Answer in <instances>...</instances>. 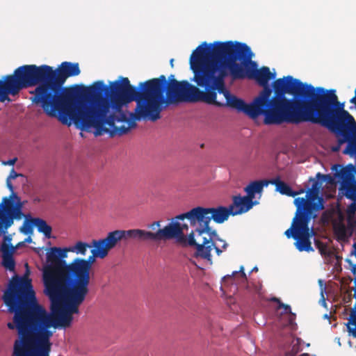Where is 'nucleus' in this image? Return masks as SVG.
Masks as SVG:
<instances>
[{"instance_id":"f257e3e1","label":"nucleus","mask_w":356,"mask_h":356,"mask_svg":"<svg viewBox=\"0 0 356 356\" xmlns=\"http://www.w3.org/2000/svg\"><path fill=\"white\" fill-rule=\"evenodd\" d=\"M248 48L245 43L233 41L214 42L208 44L203 42L192 53L190 57V67L193 72V81L197 86L204 88L200 90L188 81H179L171 74L168 79L165 75L159 78L154 85L156 92L149 93L150 103L154 106L152 111L154 122L161 118V113L168 105L178 102H202L218 106H225L224 101H217V92L227 95L225 78L230 76L232 79L244 77L241 65L236 63L239 59L245 63L250 59Z\"/></svg>"},{"instance_id":"f03ea898","label":"nucleus","mask_w":356,"mask_h":356,"mask_svg":"<svg viewBox=\"0 0 356 356\" xmlns=\"http://www.w3.org/2000/svg\"><path fill=\"white\" fill-rule=\"evenodd\" d=\"M157 80L141 82L138 88L131 85L127 77L111 81L106 86L103 81H97L89 87H83L82 95L86 104H81V117L76 127L86 131L93 128L95 136L109 134L111 136H122L136 126L141 120L154 122L149 97L156 92Z\"/></svg>"},{"instance_id":"7ed1b4c3","label":"nucleus","mask_w":356,"mask_h":356,"mask_svg":"<svg viewBox=\"0 0 356 356\" xmlns=\"http://www.w3.org/2000/svg\"><path fill=\"white\" fill-rule=\"evenodd\" d=\"M2 299L13 321L7 323L16 330L18 337L13 344V356H50L53 335L49 328H61L37 300L31 280L26 274L10 280Z\"/></svg>"},{"instance_id":"20e7f679","label":"nucleus","mask_w":356,"mask_h":356,"mask_svg":"<svg viewBox=\"0 0 356 356\" xmlns=\"http://www.w3.org/2000/svg\"><path fill=\"white\" fill-rule=\"evenodd\" d=\"M272 89L263 88L253 101L247 104L244 100L232 95H225V106L242 112L251 119L264 116L266 125L281 124L284 122L298 124L307 114L323 88H314L303 83L291 76L276 79Z\"/></svg>"},{"instance_id":"39448f33","label":"nucleus","mask_w":356,"mask_h":356,"mask_svg":"<svg viewBox=\"0 0 356 356\" xmlns=\"http://www.w3.org/2000/svg\"><path fill=\"white\" fill-rule=\"evenodd\" d=\"M141 234L133 229L110 232L106 238L92 241V255L87 259L75 258L68 264L66 273L56 282L54 289L44 292L51 302L50 315L60 327H70L73 314H79V306L89 291L90 273L95 258H105L119 241L122 239L136 241V238L142 236Z\"/></svg>"},{"instance_id":"423d86ee","label":"nucleus","mask_w":356,"mask_h":356,"mask_svg":"<svg viewBox=\"0 0 356 356\" xmlns=\"http://www.w3.org/2000/svg\"><path fill=\"white\" fill-rule=\"evenodd\" d=\"M39 86L35 89L33 102L39 104L49 117L55 118L48 65H24L15 69L13 74L0 79V102H10L9 95L15 96L24 88ZM54 94H52L53 95Z\"/></svg>"},{"instance_id":"0eeeda50","label":"nucleus","mask_w":356,"mask_h":356,"mask_svg":"<svg viewBox=\"0 0 356 356\" xmlns=\"http://www.w3.org/2000/svg\"><path fill=\"white\" fill-rule=\"evenodd\" d=\"M49 81L56 117L65 125L78 124L81 117L79 106L86 104V97L79 98L80 90L78 86L63 88L68 77L78 76L81 73L78 63L63 62L56 70L48 65Z\"/></svg>"},{"instance_id":"6e6552de","label":"nucleus","mask_w":356,"mask_h":356,"mask_svg":"<svg viewBox=\"0 0 356 356\" xmlns=\"http://www.w3.org/2000/svg\"><path fill=\"white\" fill-rule=\"evenodd\" d=\"M302 122L321 124L337 136H342V139H339V144L345 143L356 131L354 118L338 102L334 90L323 88L320 90Z\"/></svg>"},{"instance_id":"1a4fd4ad","label":"nucleus","mask_w":356,"mask_h":356,"mask_svg":"<svg viewBox=\"0 0 356 356\" xmlns=\"http://www.w3.org/2000/svg\"><path fill=\"white\" fill-rule=\"evenodd\" d=\"M209 208L196 207L189 211L179 214L175 219H187L192 226L199 225L195 232H191L187 238V244L195 246V256L207 260L212 264L211 251L215 249L219 256L228 246L227 243L220 238L216 231L209 226L211 222Z\"/></svg>"},{"instance_id":"9d476101","label":"nucleus","mask_w":356,"mask_h":356,"mask_svg":"<svg viewBox=\"0 0 356 356\" xmlns=\"http://www.w3.org/2000/svg\"><path fill=\"white\" fill-rule=\"evenodd\" d=\"M91 247L92 243L77 241L74 245L67 248H49L46 253V262L42 269L44 293L48 289L53 290L56 282L66 273L68 264L65 259L67 257L68 252L85 256L88 248Z\"/></svg>"},{"instance_id":"9b49d317","label":"nucleus","mask_w":356,"mask_h":356,"mask_svg":"<svg viewBox=\"0 0 356 356\" xmlns=\"http://www.w3.org/2000/svg\"><path fill=\"white\" fill-rule=\"evenodd\" d=\"M6 186L11 192L8 197H3L0 203V236L5 235L15 220H20L27 218L22 211L24 206L20 197L14 192V187L10 180L6 179Z\"/></svg>"},{"instance_id":"f8f14e48","label":"nucleus","mask_w":356,"mask_h":356,"mask_svg":"<svg viewBox=\"0 0 356 356\" xmlns=\"http://www.w3.org/2000/svg\"><path fill=\"white\" fill-rule=\"evenodd\" d=\"M147 227L152 231L134 229V231L142 232V236H140V238H136V242H159L173 238H184L183 230L188 229L186 224L181 225L178 222H171L163 228H161V222L154 221Z\"/></svg>"},{"instance_id":"ddd939ff","label":"nucleus","mask_w":356,"mask_h":356,"mask_svg":"<svg viewBox=\"0 0 356 356\" xmlns=\"http://www.w3.org/2000/svg\"><path fill=\"white\" fill-rule=\"evenodd\" d=\"M316 185V184H314L313 187L307 191L305 197L294 199L293 204L296 207L294 217L314 220L317 218L318 212L324 209L323 198L318 196Z\"/></svg>"},{"instance_id":"4468645a","label":"nucleus","mask_w":356,"mask_h":356,"mask_svg":"<svg viewBox=\"0 0 356 356\" xmlns=\"http://www.w3.org/2000/svg\"><path fill=\"white\" fill-rule=\"evenodd\" d=\"M312 220L293 217L290 228L286 229L284 235L296 240L295 245L300 251H313L310 237L313 230L309 224Z\"/></svg>"},{"instance_id":"2eb2a0df","label":"nucleus","mask_w":356,"mask_h":356,"mask_svg":"<svg viewBox=\"0 0 356 356\" xmlns=\"http://www.w3.org/2000/svg\"><path fill=\"white\" fill-rule=\"evenodd\" d=\"M245 44L248 48V54L250 56V59L245 63H243V61L240 60L239 59H237L235 61L237 65L242 66L244 70L245 76L244 77L237 78L235 79L234 80L243 79L248 76L250 79H255L258 82V83L263 87V88H269L268 82L270 79L275 78V74H272L270 71L269 67H262L259 70H251L250 68H249V64H251L253 66L256 67V63L252 61V52L251 51L250 47L248 46L246 44Z\"/></svg>"},{"instance_id":"dca6fc26","label":"nucleus","mask_w":356,"mask_h":356,"mask_svg":"<svg viewBox=\"0 0 356 356\" xmlns=\"http://www.w3.org/2000/svg\"><path fill=\"white\" fill-rule=\"evenodd\" d=\"M254 204L256 202H253L247 195H238L232 197V203L229 205V208L232 216H236L248 212Z\"/></svg>"},{"instance_id":"f3484780","label":"nucleus","mask_w":356,"mask_h":356,"mask_svg":"<svg viewBox=\"0 0 356 356\" xmlns=\"http://www.w3.org/2000/svg\"><path fill=\"white\" fill-rule=\"evenodd\" d=\"M332 170L334 171L335 177L341 180V182L349 181L355 179L356 168L352 164L345 167L336 164L333 165Z\"/></svg>"},{"instance_id":"a211bd4d","label":"nucleus","mask_w":356,"mask_h":356,"mask_svg":"<svg viewBox=\"0 0 356 356\" xmlns=\"http://www.w3.org/2000/svg\"><path fill=\"white\" fill-rule=\"evenodd\" d=\"M0 250L2 253V266L11 272L15 271V261L13 256L15 250L13 246L11 244L3 242Z\"/></svg>"},{"instance_id":"6ab92c4d","label":"nucleus","mask_w":356,"mask_h":356,"mask_svg":"<svg viewBox=\"0 0 356 356\" xmlns=\"http://www.w3.org/2000/svg\"><path fill=\"white\" fill-rule=\"evenodd\" d=\"M210 219L213 220L215 222L221 224L226 221L230 215L232 216V211L229 208L223 206H218L217 207L209 208Z\"/></svg>"},{"instance_id":"aec40b11","label":"nucleus","mask_w":356,"mask_h":356,"mask_svg":"<svg viewBox=\"0 0 356 356\" xmlns=\"http://www.w3.org/2000/svg\"><path fill=\"white\" fill-rule=\"evenodd\" d=\"M354 226H353L350 219H348L347 227L342 222H339L334 225V232L339 241H348V238L352 236Z\"/></svg>"},{"instance_id":"412c9836","label":"nucleus","mask_w":356,"mask_h":356,"mask_svg":"<svg viewBox=\"0 0 356 356\" xmlns=\"http://www.w3.org/2000/svg\"><path fill=\"white\" fill-rule=\"evenodd\" d=\"M339 191L347 199L351 201H356V179L341 182Z\"/></svg>"},{"instance_id":"4be33fe9","label":"nucleus","mask_w":356,"mask_h":356,"mask_svg":"<svg viewBox=\"0 0 356 356\" xmlns=\"http://www.w3.org/2000/svg\"><path fill=\"white\" fill-rule=\"evenodd\" d=\"M30 222L37 227L38 232L42 233L47 238L51 237V227L47 225L45 220L39 218H33L30 219Z\"/></svg>"},{"instance_id":"5701e85b","label":"nucleus","mask_w":356,"mask_h":356,"mask_svg":"<svg viewBox=\"0 0 356 356\" xmlns=\"http://www.w3.org/2000/svg\"><path fill=\"white\" fill-rule=\"evenodd\" d=\"M264 183L262 181H254L251 182L245 188L247 196L253 201L255 193H259L262 191Z\"/></svg>"},{"instance_id":"b1692460","label":"nucleus","mask_w":356,"mask_h":356,"mask_svg":"<svg viewBox=\"0 0 356 356\" xmlns=\"http://www.w3.org/2000/svg\"><path fill=\"white\" fill-rule=\"evenodd\" d=\"M271 183L276 186V190L282 195H286L289 197L293 195L291 188L285 182L281 181L279 178L273 179Z\"/></svg>"},{"instance_id":"393cba45","label":"nucleus","mask_w":356,"mask_h":356,"mask_svg":"<svg viewBox=\"0 0 356 356\" xmlns=\"http://www.w3.org/2000/svg\"><path fill=\"white\" fill-rule=\"evenodd\" d=\"M346 141L348 142V145L343 152L345 154L356 156V136L354 135V133Z\"/></svg>"},{"instance_id":"a878e982","label":"nucleus","mask_w":356,"mask_h":356,"mask_svg":"<svg viewBox=\"0 0 356 356\" xmlns=\"http://www.w3.org/2000/svg\"><path fill=\"white\" fill-rule=\"evenodd\" d=\"M316 245L322 255L327 257H332L334 255V251L330 248L325 243L318 242Z\"/></svg>"},{"instance_id":"bb28decb","label":"nucleus","mask_w":356,"mask_h":356,"mask_svg":"<svg viewBox=\"0 0 356 356\" xmlns=\"http://www.w3.org/2000/svg\"><path fill=\"white\" fill-rule=\"evenodd\" d=\"M34 225H32V222L30 220L28 222L26 220L23 225L20 227V231L24 234H29L33 232Z\"/></svg>"},{"instance_id":"cd10ccee","label":"nucleus","mask_w":356,"mask_h":356,"mask_svg":"<svg viewBox=\"0 0 356 356\" xmlns=\"http://www.w3.org/2000/svg\"><path fill=\"white\" fill-rule=\"evenodd\" d=\"M246 289L248 291H249L250 293H253L255 294H261V284H248L246 286Z\"/></svg>"},{"instance_id":"c85d7f7f","label":"nucleus","mask_w":356,"mask_h":356,"mask_svg":"<svg viewBox=\"0 0 356 356\" xmlns=\"http://www.w3.org/2000/svg\"><path fill=\"white\" fill-rule=\"evenodd\" d=\"M356 213V201H352L350 205L347 208V213L348 219H350Z\"/></svg>"},{"instance_id":"c756f323","label":"nucleus","mask_w":356,"mask_h":356,"mask_svg":"<svg viewBox=\"0 0 356 356\" xmlns=\"http://www.w3.org/2000/svg\"><path fill=\"white\" fill-rule=\"evenodd\" d=\"M240 273L241 277L242 278H243L245 280H247V275H246L245 273L244 272V267H243V266H241L240 267V269H239V270H238V271H234V272L232 273V275H226V276L223 277V278H222V279H223V280H225V279H226V278H227V277H231L232 276H234V275H236V274H237V273Z\"/></svg>"},{"instance_id":"7c9ffc66","label":"nucleus","mask_w":356,"mask_h":356,"mask_svg":"<svg viewBox=\"0 0 356 356\" xmlns=\"http://www.w3.org/2000/svg\"><path fill=\"white\" fill-rule=\"evenodd\" d=\"M23 177V175L22 174H20V173H17V172L15 171V170L13 168L10 172V174L7 178V179L8 180H11V179H16L17 177Z\"/></svg>"},{"instance_id":"2f4dec72","label":"nucleus","mask_w":356,"mask_h":356,"mask_svg":"<svg viewBox=\"0 0 356 356\" xmlns=\"http://www.w3.org/2000/svg\"><path fill=\"white\" fill-rule=\"evenodd\" d=\"M278 307L279 308H284L286 313H291V307L289 305H288L284 304L282 302H280V304L278 305Z\"/></svg>"},{"instance_id":"473e14b6","label":"nucleus","mask_w":356,"mask_h":356,"mask_svg":"<svg viewBox=\"0 0 356 356\" xmlns=\"http://www.w3.org/2000/svg\"><path fill=\"white\" fill-rule=\"evenodd\" d=\"M17 160V158L15 157L12 159H9L7 161L3 162L4 165H13Z\"/></svg>"},{"instance_id":"72a5a7b5","label":"nucleus","mask_w":356,"mask_h":356,"mask_svg":"<svg viewBox=\"0 0 356 356\" xmlns=\"http://www.w3.org/2000/svg\"><path fill=\"white\" fill-rule=\"evenodd\" d=\"M350 270L352 272V273L355 276V280L356 279V264H352L350 263Z\"/></svg>"},{"instance_id":"f704fd0d","label":"nucleus","mask_w":356,"mask_h":356,"mask_svg":"<svg viewBox=\"0 0 356 356\" xmlns=\"http://www.w3.org/2000/svg\"><path fill=\"white\" fill-rule=\"evenodd\" d=\"M304 192H305L304 189H300L299 191H296L292 190V193H293V194L291 197H296V196H297V195H298L300 194L303 193Z\"/></svg>"},{"instance_id":"c9c22d12","label":"nucleus","mask_w":356,"mask_h":356,"mask_svg":"<svg viewBox=\"0 0 356 356\" xmlns=\"http://www.w3.org/2000/svg\"><path fill=\"white\" fill-rule=\"evenodd\" d=\"M355 97H353L351 99H350V102L351 103H353L356 105V88H355Z\"/></svg>"},{"instance_id":"e433bc0d","label":"nucleus","mask_w":356,"mask_h":356,"mask_svg":"<svg viewBox=\"0 0 356 356\" xmlns=\"http://www.w3.org/2000/svg\"><path fill=\"white\" fill-rule=\"evenodd\" d=\"M4 241H8V244H10V242L11 241V238L10 236H4ZM6 243V241H4Z\"/></svg>"},{"instance_id":"4c0bfd02","label":"nucleus","mask_w":356,"mask_h":356,"mask_svg":"<svg viewBox=\"0 0 356 356\" xmlns=\"http://www.w3.org/2000/svg\"><path fill=\"white\" fill-rule=\"evenodd\" d=\"M271 300H272V301H273V302H277V303H278V305H279V304H280V302H281V301L280 300V299H279V298H275V297L271 299Z\"/></svg>"},{"instance_id":"58836bf2","label":"nucleus","mask_w":356,"mask_h":356,"mask_svg":"<svg viewBox=\"0 0 356 356\" xmlns=\"http://www.w3.org/2000/svg\"><path fill=\"white\" fill-rule=\"evenodd\" d=\"M350 222H352L353 226H354V229L356 228V220H353L352 218H350Z\"/></svg>"},{"instance_id":"ea45409f","label":"nucleus","mask_w":356,"mask_h":356,"mask_svg":"<svg viewBox=\"0 0 356 356\" xmlns=\"http://www.w3.org/2000/svg\"><path fill=\"white\" fill-rule=\"evenodd\" d=\"M32 241V238L31 236H28L26 239H25V242L26 243H31Z\"/></svg>"},{"instance_id":"a19ab883","label":"nucleus","mask_w":356,"mask_h":356,"mask_svg":"<svg viewBox=\"0 0 356 356\" xmlns=\"http://www.w3.org/2000/svg\"><path fill=\"white\" fill-rule=\"evenodd\" d=\"M251 271H252V272H257V271H258V268H257V266H254V267L252 269V270H251Z\"/></svg>"},{"instance_id":"79ce46f5","label":"nucleus","mask_w":356,"mask_h":356,"mask_svg":"<svg viewBox=\"0 0 356 356\" xmlns=\"http://www.w3.org/2000/svg\"><path fill=\"white\" fill-rule=\"evenodd\" d=\"M173 61H174V59H173V58H172V59L170 60V65H171V66H172V67H173Z\"/></svg>"},{"instance_id":"37998d69","label":"nucleus","mask_w":356,"mask_h":356,"mask_svg":"<svg viewBox=\"0 0 356 356\" xmlns=\"http://www.w3.org/2000/svg\"><path fill=\"white\" fill-rule=\"evenodd\" d=\"M323 281L321 280H319V283L321 284Z\"/></svg>"}]
</instances>
